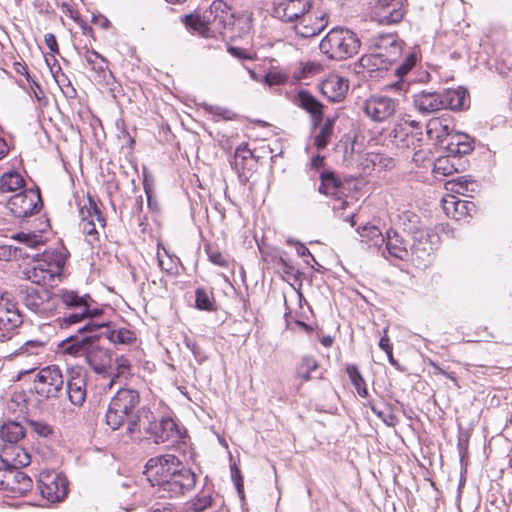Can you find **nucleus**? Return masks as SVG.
I'll list each match as a JSON object with an SVG mask.
<instances>
[{
  "label": "nucleus",
  "instance_id": "nucleus-1",
  "mask_svg": "<svg viewBox=\"0 0 512 512\" xmlns=\"http://www.w3.org/2000/svg\"><path fill=\"white\" fill-rule=\"evenodd\" d=\"M185 25L201 36L210 38L225 35L234 22V13L222 0H215L202 16L186 15Z\"/></svg>",
  "mask_w": 512,
  "mask_h": 512
},
{
  "label": "nucleus",
  "instance_id": "nucleus-2",
  "mask_svg": "<svg viewBox=\"0 0 512 512\" xmlns=\"http://www.w3.org/2000/svg\"><path fill=\"white\" fill-rule=\"evenodd\" d=\"M360 46L359 37L350 29L342 27L331 29L319 44L320 51L334 60L353 57Z\"/></svg>",
  "mask_w": 512,
  "mask_h": 512
},
{
  "label": "nucleus",
  "instance_id": "nucleus-3",
  "mask_svg": "<svg viewBox=\"0 0 512 512\" xmlns=\"http://www.w3.org/2000/svg\"><path fill=\"white\" fill-rule=\"evenodd\" d=\"M183 466L175 455L165 454L149 459L145 465L144 474L152 486L159 487Z\"/></svg>",
  "mask_w": 512,
  "mask_h": 512
},
{
  "label": "nucleus",
  "instance_id": "nucleus-4",
  "mask_svg": "<svg viewBox=\"0 0 512 512\" xmlns=\"http://www.w3.org/2000/svg\"><path fill=\"white\" fill-rule=\"evenodd\" d=\"M42 207L39 190L28 189L12 195L6 202V208L15 218H27Z\"/></svg>",
  "mask_w": 512,
  "mask_h": 512
},
{
  "label": "nucleus",
  "instance_id": "nucleus-5",
  "mask_svg": "<svg viewBox=\"0 0 512 512\" xmlns=\"http://www.w3.org/2000/svg\"><path fill=\"white\" fill-rule=\"evenodd\" d=\"M38 489L48 502L57 503L68 494V480L56 471H42L38 478Z\"/></svg>",
  "mask_w": 512,
  "mask_h": 512
},
{
  "label": "nucleus",
  "instance_id": "nucleus-6",
  "mask_svg": "<svg viewBox=\"0 0 512 512\" xmlns=\"http://www.w3.org/2000/svg\"><path fill=\"white\" fill-rule=\"evenodd\" d=\"M22 323L16 303L8 293L0 295V342L9 340L14 330Z\"/></svg>",
  "mask_w": 512,
  "mask_h": 512
},
{
  "label": "nucleus",
  "instance_id": "nucleus-7",
  "mask_svg": "<svg viewBox=\"0 0 512 512\" xmlns=\"http://www.w3.org/2000/svg\"><path fill=\"white\" fill-rule=\"evenodd\" d=\"M186 430L180 426L175 419L170 416L162 417L158 422L153 420V428L150 436L154 442L175 444L179 442L185 435Z\"/></svg>",
  "mask_w": 512,
  "mask_h": 512
},
{
  "label": "nucleus",
  "instance_id": "nucleus-8",
  "mask_svg": "<svg viewBox=\"0 0 512 512\" xmlns=\"http://www.w3.org/2000/svg\"><path fill=\"white\" fill-rule=\"evenodd\" d=\"M196 483V475L185 466L173 473L165 482L159 486V491L169 497H177L192 490Z\"/></svg>",
  "mask_w": 512,
  "mask_h": 512
},
{
  "label": "nucleus",
  "instance_id": "nucleus-9",
  "mask_svg": "<svg viewBox=\"0 0 512 512\" xmlns=\"http://www.w3.org/2000/svg\"><path fill=\"white\" fill-rule=\"evenodd\" d=\"M399 102L387 96H372L364 103L365 114L375 122L391 118L398 109Z\"/></svg>",
  "mask_w": 512,
  "mask_h": 512
},
{
  "label": "nucleus",
  "instance_id": "nucleus-10",
  "mask_svg": "<svg viewBox=\"0 0 512 512\" xmlns=\"http://www.w3.org/2000/svg\"><path fill=\"white\" fill-rule=\"evenodd\" d=\"M421 127L415 120H400L390 133V138L401 148H415L421 140Z\"/></svg>",
  "mask_w": 512,
  "mask_h": 512
},
{
  "label": "nucleus",
  "instance_id": "nucleus-11",
  "mask_svg": "<svg viewBox=\"0 0 512 512\" xmlns=\"http://www.w3.org/2000/svg\"><path fill=\"white\" fill-rule=\"evenodd\" d=\"M80 216V228L83 233L87 236H91L93 239L97 238V224L100 227L105 226V220L101 215L96 203L89 196L87 201L79 208Z\"/></svg>",
  "mask_w": 512,
  "mask_h": 512
},
{
  "label": "nucleus",
  "instance_id": "nucleus-12",
  "mask_svg": "<svg viewBox=\"0 0 512 512\" xmlns=\"http://www.w3.org/2000/svg\"><path fill=\"white\" fill-rule=\"evenodd\" d=\"M312 8L310 0H282L273 6V16L283 22H296Z\"/></svg>",
  "mask_w": 512,
  "mask_h": 512
},
{
  "label": "nucleus",
  "instance_id": "nucleus-13",
  "mask_svg": "<svg viewBox=\"0 0 512 512\" xmlns=\"http://www.w3.org/2000/svg\"><path fill=\"white\" fill-rule=\"evenodd\" d=\"M153 413L146 409H140L136 414L129 412L127 416L126 433L132 439H140L144 435H150L153 428Z\"/></svg>",
  "mask_w": 512,
  "mask_h": 512
},
{
  "label": "nucleus",
  "instance_id": "nucleus-14",
  "mask_svg": "<svg viewBox=\"0 0 512 512\" xmlns=\"http://www.w3.org/2000/svg\"><path fill=\"white\" fill-rule=\"evenodd\" d=\"M62 376L58 367H46L39 371L35 369L20 370L10 379L12 382L23 381L41 384L63 383Z\"/></svg>",
  "mask_w": 512,
  "mask_h": 512
},
{
  "label": "nucleus",
  "instance_id": "nucleus-15",
  "mask_svg": "<svg viewBox=\"0 0 512 512\" xmlns=\"http://www.w3.org/2000/svg\"><path fill=\"white\" fill-rule=\"evenodd\" d=\"M376 19L383 24L398 23L404 16L402 0H374Z\"/></svg>",
  "mask_w": 512,
  "mask_h": 512
},
{
  "label": "nucleus",
  "instance_id": "nucleus-16",
  "mask_svg": "<svg viewBox=\"0 0 512 512\" xmlns=\"http://www.w3.org/2000/svg\"><path fill=\"white\" fill-rule=\"evenodd\" d=\"M328 24L327 15H312L309 12L301 16L294 24L295 33L302 38L318 35Z\"/></svg>",
  "mask_w": 512,
  "mask_h": 512
},
{
  "label": "nucleus",
  "instance_id": "nucleus-17",
  "mask_svg": "<svg viewBox=\"0 0 512 512\" xmlns=\"http://www.w3.org/2000/svg\"><path fill=\"white\" fill-rule=\"evenodd\" d=\"M99 337L100 335L91 333L85 336H69L58 344V353L72 357L85 358L88 348L91 347L93 338Z\"/></svg>",
  "mask_w": 512,
  "mask_h": 512
},
{
  "label": "nucleus",
  "instance_id": "nucleus-18",
  "mask_svg": "<svg viewBox=\"0 0 512 512\" xmlns=\"http://www.w3.org/2000/svg\"><path fill=\"white\" fill-rule=\"evenodd\" d=\"M21 300L25 306L36 313L50 309V292L44 288L25 287L20 289Z\"/></svg>",
  "mask_w": 512,
  "mask_h": 512
},
{
  "label": "nucleus",
  "instance_id": "nucleus-19",
  "mask_svg": "<svg viewBox=\"0 0 512 512\" xmlns=\"http://www.w3.org/2000/svg\"><path fill=\"white\" fill-rule=\"evenodd\" d=\"M414 109L423 116H428L442 109V100L439 92L421 90L412 95Z\"/></svg>",
  "mask_w": 512,
  "mask_h": 512
},
{
  "label": "nucleus",
  "instance_id": "nucleus-20",
  "mask_svg": "<svg viewBox=\"0 0 512 512\" xmlns=\"http://www.w3.org/2000/svg\"><path fill=\"white\" fill-rule=\"evenodd\" d=\"M444 213L452 219L457 221L471 216L475 211L474 203L458 199L455 195L447 194L441 201Z\"/></svg>",
  "mask_w": 512,
  "mask_h": 512
},
{
  "label": "nucleus",
  "instance_id": "nucleus-21",
  "mask_svg": "<svg viewBox=\"0 0 512 512\" xmlns=\"http://www.w3.org/2000/svg\"><path fill=\"white\" fill-rule=\"evenodd\" d=\"M32 261L59 279L65 266L66 257L62 252L50 249L42 254L34 255Z\"/></svg>",
  "mask_w": 512,
  "mask_h": 512
},
{
  "label": "nucleus",
  "instance_id": "nucleus-22",
  "mask_svg": "<svg viewBox=\"0 0 512 512\" xmlns=\"http://www.w3.org/2000/svg\"><path fill=\"white\" fill-rule=\"evenodd\" d=\"M348 88V80L336 74L327 76L320 85L321 93L332 102L343 100Z\"/></svg>",
  "mask_w": 512,
  "mask_h": 512
},
{
  "label": "nucleus",
  "instance_id": "nucleus-23",
  "mask_svg": "<svg viewBox=\"0 0 512 512\" xmlns=\"http://www.w3.org/2000/svg\"><path fill=\"white\" fill-rule=\"evenodd\" d=\"M32 487L33 481L26 473L19 469H11L4 494L7 497H19L29 492Z\"/></svg>",
  "mask_w": 512,
  "mask_h": 512
},
{
  "label": "nucleus",
  "instance_id": "nucleus-24",
  "mask_svg": "<svg viewBox=\"0 0 512 512\" xmlns=\"http://www.w3.org/2000/svg\"><path fill=\"white\" fill-rule=\"evenodd\" d=\"M385 245L388 253L401 260H407L410 255L416 254L417 257H421L419 255V245H413L411 251L408 250V245L406 241L403 239L401 235H399L395 231H388L387 236L385 237Z\"/></svg>",
  "mask_w": 512,
  "mask_h": 512
},
{
  "label": "nucleus",
  "instance_id": "nucleus-25",
  "mask_svg": "<svg viewBox=\"0 0 512 512\" xmlns=\"http://www.w3.org/2000/svg\"><path fill=\"white\" fill-rule=\"evenodd\" d=\"M0 458L4 464L11 469H19L30 464L31 456L29 452L15 444L5 445L0 454Z\"/></svg>",
  "mask_w": 512,
  "mask_h": 512
},
{
  "label": "nucleus",
  "instance_id": "nucleus-26",
  "mask_svg": "<svg viewBox=\"0 0 512 512\" xmlns=\"http://www.w3.org/2000/svg\"><path fill=\"white\" fill-rule=\"evenodd\" d=\"M98 339L93 338L91 347L88 348L85 355V360L96 373L101 374L109 367L111 357L107 349L100 347Z\"/></svg>",
  "mask_w": 512,
  "mask_h": 512
},
{
  "label": "nucleus",
  "instance_id": "nucleus-27",
  "mask_svg": "<svg viewBox=\"0 0 512 512\" xmlns=\"http://www.w3.org/2000/svg\"><path fill=\"white\" fill-rule=\"evenodd\" d=\"M22 277L39 286H53L59 280L47 270L36 265L34 261L28 263L21 271Z\"/></svg>",
  "mask_w": 512,
  "mask_h": 512
},
{
  "label": "nucleus",
  "instance_id": "nucleus-28",
  "mask_svg": "<svg viewBox=\"0 0 512 512\" xmlns=\"http://www.w3.org/2000/svg\"><path fill=\"white\" fill-rule=\"evenodd\" d=\"M295 103L311 114L315 125L321 122L323 105L311 93L306 90L299 91L295 98Z\"/></svg>",
  "mask_w": 512,
  "mask_h": 512
},
{
  "label": "nucleus",
  "instance_id": "nucleus-29",
  "mask_svg": "<svg viewBox=\"0 0 512 512\" xmlns=\"http://www.w3.org/2000/svg\"><path fill=\"white\" fill-rule=\"evenodd\" d=\"M427 135L433 140L436 144H446L447 140L450 137V132H452V128L446 119L443 118H432L427 123Z\"/></svg>",
  "mask_w": 512,
  "mask_h": 512
},
{
  "label": "nucleus",
  "instance_id": "nucleus-30",
  "mask_svg": "<svg viewBox=\"0 0 512 512\" xmlns=\"http://www.w3.org/2000/svg\"><path fill=\"white\" fill-rule=\"evenodd\" d=\"M402 45V41L398 40L396 36L385 35L380 38L377 48L385 54L386 60L392 66L401 55Z\"/></svg>",
  "mask_w": 512,
  "mask_h": 512
},
{
  "label": "nucleus",
  "instance_id": "nucleus-31",
  "mask_svg": "<svg viewBox=\"0 0 512 512\" xmlns=\"http://www.w3.org/2000/svg\"><path fill=\"white\" fill-rule=\"evenodd\" d=\"M44 388L45 386H42L41 391H37L44 397L56 396L64 388L69 400L74 405H81L86 398V386H53V391L50 388L47 390Z\"/></svg>",
  "mask_w": 512,
  "mask_h": 512
},
{
  "label": "nucleus",
  "instance_id": "nucleus-32",
  "mask_svg": "<svg viewBox=\"0 0 512 512\" xmlns=\"http://www.w3.org/2000/svg\"><path fill=\"white\" fill-rule=\"evenodd\" d=\"M322 372L313 357L305 356L297 367V376L301 381H316L321 378Z\"/></svg>",
  "mask_w": 512,
  "mask_h": 512
},
{
  "label": "nucleus",
  "instance_id": "nucleus-33",
  "mask_svg": "<svg viewBox=\"0 0 512 512\" xmlns=\"http://www.w3.org/2000/svg\"><path fill=\"white\" fill-rule=\"evenodd\" d=\"M111 402L129 413L139 403V392L130 387H121Z\"/></svg>",
  "mask_w": 512,
  "mask_h": 512
},
{
  "label": "nucleus",
  "instance_id": "nucleus-34",
  "mask_svg": "<svg viewBox=\"0 0 512 512\" xmlns=\"http://www.w3.org/2000/svg\"><path fill=\"white\" fill-rule=\"evenodd\" d=\"M359 64L368 72L386 71L391 67L390 62L386 60L385 54L382 51L363 55L359 60Z\"/></svg>",
  "mask_w": 512,
  "mask_h": 512
},
{
  "label": "nucleus",
  "instance_id": "nucleus-35",
  "mask_svg": "<svg viewBox=\"0 0 512 512\" xmlns=\"http://www.w3.org/2000/svg\"><path fill=\"white\" fill-rule=\"evenodd\" d=\"M442 109L459 110L464 107L466 93L462 88L446 89L439 92Z\"/></svg>",
  "mask_w": 512,
  "mask_h": 512
},
{
  "label": "nucleus",
  "instance_id": "nucleus-36",
  "mask_svg": "<svg viewBox=\"0 0 512 512\" xmlns=\"http://www.w3.org/2000/svg\"><path fill=\"white\" fill-rule=\"evenodd\" d=\"M30 399L24 390L15 391L6 403L9 413L17 416H25L28 413Z\"/></svg>",
  "mask_w": 512,
  "mask_h": 512
},
{
  "label": "nucleus",
  "instance_id": "nucleus-37",
  "mask_svg": "<svg viewBox=\"0 0 512 512\" xmlns=\"http://www.w3.org/2000/svg\"><path fill=\"white\" fill-rule=\"evenodd\" d=\"M25 436V430L22 425L15 421L5 422L0 427V438L6 442V445H15Z\"/></svg>",
  "mask_w": 512,
  "mask_h": 512
},
{
  "label": "nucleus",
  "instance_id": "nucleus-38",
  "mask_svg": "<svg viewBox=\"0 0 512 512\" xmlns=\"http://www.w3.org/2000/svg\"><path fill=\"white\" fill-rule=\"evenodd\" d=\"M215 505L209 492L201 491L185 504L186 512H204Z\"/></svg>",
  "mask_w": 512,
  "mask_h": 512
},
{
  "label": "nucleus",
  "instance_id": "nucleus-39",
  "mask_svg": "<svg viewBox=\"0 0 512 512\" xmlns=\"http://www.w3.org/2000/svg\"><path fill=\"white\" fill-rule=\"evenodd\" d=\"M361 241L370 246L380 247L385 242L382 232L374 225H365L358 229Z\"/></svg>",
  "mask_w": 512,
  "mask_h": 512
},
{
  "label": "nucleus",
  "instance_id": "nucleus-40",
  "mask_svg": "<svg viewBox=\"0 0 512 512\" xmlns=\"http://www.w3.org/2000/svg\"><path fill=\"white\" fill-rule=\"evenodd\" d=\"M252 28V16L249 13L234 14V22L229 28L231 37H241L250 32Z\"/></svg>",
  "mask_w": 512,
  "mask_h": 512
},
{
  "label": "nucleus",
  "instance_id": "nucleus-41",
  "mask_svg": "<svg viewBox=\"0 0 512 512\" xmlns=\"http://www.w3.org/2000/svg\"><path fill=\"white\" fill-rule=\"evenodd\" d=\"M58 297L61 299L62 303L70 308L76 309H84V307H89L88 300L90 299L89 295L79 296L76 292L71 290H61L58 294Z\"/></svg>",
  "mask_w": 512,
  "mask_h": 512
},
{
  "label": "nucleus",
  "instance_id": "nucleus-42",
  "mask_svg": "<svg viewBox=\"0 0 512 512\" xmlns=\"http://www.w3.org/2000/svg\"><path fill=\"white\" fill-rule=\"evenodd\" d=\"M101 314H102L101 309H96V308L90 309L89 308V312L87 313V316H86V319H88V321L83 326L78 328V332L81 334H83V333L93 334L94 332L98 331L101 328L109 327L108 321L99 322V321L95 320V318H97Z\"/></svg>",
  "mask_w": 512,
  "mask_h": 512
},
{
  "label": "nucleus",
  "instance_id": "nucleus-43",
  "mask_svg": "<svg viewBox=\"0 0 512 512\" xmlns=\"http://www.w3.org/2000/svg\"><path fill=\"white\" fill-rule=\"evenodd\" d=\"M23 177L17 172L4 173L0 178L1 192H13L24 186Z\"/></svg>",
  "mask_w": 512,
  "mask_h": 512
},
{
  "label": "nucleus",
  "instance_id": "nucleus-44",
  "mask_svg": "<svg viewBox=\"0 0 512 512\" xmlns=\"http://www.w3.org/2000/svg\"><path fill=\"white\" fill-rule=\"evenodd\" d=\"M321 184L318 188L319 192L324 195L334 196L337 194L341 186V182L332 172H322L320 175Z\"/></svg>",
  "mask_w": 512,
  "mask_h": 512
},
{
  "label": "nucleus",
  "instance_id": "nucleus-45",
  "mask_svg": "<svg viewBox=\"0 0 512 512\" xmlns=\"http://www.w3.org/2000/svg\"><path fill=\"white\" fill-rule=\"evenodd\" d=\"M470 186H473V182L463 176L451 179L445 183L446 191L452 195H467L473 191V188Z\"/></svg>",
  "mask_w": 512,
  "mask_h": 512
},
{
  "label": "nucleus",
  "instance_id": "nucleus-46",
  "mask_svg": "<svg viewBox=\"0 0 512 512\" xmlns=\"http://www.w3.org/2000/svg\"><path fill=\"white\" fill-rule=\"evenodd\" d=\"M202 108L204 109V111L207 114H209L211 116V119L213 121H219V120L231 121V120L236 119V117H237V114L235 112H233L232 110H230L226 107L210 105V104L204 103L202 105Z\"/></svg>",
  "mask_w": 512,
  "mask_h": 512
},
{
  "label": "nucleus",
  "instance_id": "nucleus-47",
  "mask_svg": "<svg viewBox=\"0 0 512 512\" xmlns=\"http://www.w3.org/2000/svg\"><path fill=\"white\" fill-rule=\"evenodd\" d=\"M104 335L115 344H132L136 341L135 333L126 328L107 330Z\"/></svg>",
  "mask_w": 512,
  "mask_h": 512
},
{
  "label": "nucleus",
  "instance_id": "nucleus-48",
  "mask_svg": "<svg viewBox=\"0 0 512 512\" xmlns=\"http://www.w3.org/2000/svg\"><path fill=\"white\" fill-rule=\"evenodd\" d=\"M129 413L126 410L115 406L112 402L106 413V423L113 430H117L125 421Z\"/></svg>",
  "mask_w": 512,
  "mask_h": 512
},
{
  "label": "nucleus",
  "instance_id": "nucleus-49",
  "mask_svg": "<svg viewBox=\"0 0 512 512\" xmlns=\"http://www.w3.org/2000/svg\"><path fill=\"white\" fill-rule=\"evenodd\" d=\"M454 161H455V156L452 154L448 155L446 157L438 158L435 161L433 172L435 173L436 176L452 175L454 172L458 171Z\"/></svg>",
  "mask_w": 512,
  "mask_h": 512
},
{
  "label": "nucleus",
  "instance_id": "nucleus-50",
  "mask_svg": "<svg viewBox=\"0 0 512 512\" xmlns=\"http://www.w3.org/2000/svg\"><path fill=\"white\" fill-rule=\"evenodd\" d=\"M333 131V121L331 119H327L320 127L318 134L314 138V144L317 149H324L332 135Z\"/></svg>",
  "mask_w": 512,
  "mask_h": 512
},
{
  "label": "nucleus",
  "instance_id": "nucleus-51",
  "mask_svg": "<svg viewBox=\"0 0 512 512\" xmlns=\"http://www.w3.org/2000/svg\"><path fill=\"white\" fill-rule=\"evenodd\" d=\"M14 240H18L20 243L24 244L29 248H38L39 246L44 244L43 237L36 233H16L11 237Z\"/></svg>",
  "mask_w": 512,
  "mask_h": 512
},
{
  "label": "nucleus",
  "instance_id": "nucleus-52",
  "mask_svg": "<svg viewBox=\"0 0 512 512\" xmlns=\"http://www.w3.org/2000/svg\"><path fill=\"white\" fill-rule=\"evenodd\" d=\"M84 59L91 68L97 73L104 72L106 68V60L94 50H87Z\"/></svg>",
  "mask_w": 512,
  "mask_h": 512
},
{
  "label": "nucleus",
  "instance_id": "nucleus-53",
  "mask_svg": "<svg viewBox=\"0 0 512 512\" xmlns=\"http://www.w3.org/2000/svg\"><path fill=\"white\" fill-rule=\"evenodd\" d=\"M465 140H461V142L448 141L447 149L452 155H466L469 154L473 150V146L471 142L468 140V137H464Z\"/></svg>",
  "mask_w": 512,
  "mask_h": 512
},
{
  "label": "nucleus",
  "instance_id": "nucleus-54",
  "mask_svg": "<svg viewBox=\"0 0 512 512\" xmlns=\"http://www.w3.org/2000/svg\"><path fill=\"white\" fill-rule=\"evenodd\" d=\"M29 257L21 247H13L11 245H0V260L10 261L16 258Z\"/></svg>",
  "mask_w": 512,
  "mask_h": 512
},
{
  "label": "nucleus",
  "instance_id": "nucleus-55",
  "mask_svg": "<svg viewBox=\"0 0 512 512\" xmlns=\"http://www.w3.org/2000/svg\"><path fill=\"white\" fill-rule=\"evenodd\" d=\"M196 307L200 310H213L214 298L206 290L198 288L195 292Z\"/></svg>",
  "mask_w": 512,
  "mask_h": 512
},
{
  "label": "nucleus",
  "instance_id": "nucleus-56",
  "mask_svg": "<svg viewBox=\"0 0 512 512\" xmlns=\"http://www.w3.org/2000/svg\"><path fill=\"white\" fill-rule=\"evenodd\" d=\"M79 310L80 312L71 313L70 315L59 319L60 326L62 328H68L86 319L87 313L89 312V307H84V309Z\"/></svg>",
  "mask_w": 512,
  "mask_h": 512
},
{
  "label": "nucleus",
  "instance_id": "nucleus-57",
  "mask_svg": "<svg viewBox=\"0 0 512 512\" xmlns=\"http://www.w3.org/2000/svg\"><path fill=\"white\" fill-rule=\"evenodd\" d=\"M51 73L53 75L54 80L58 84V86L61 88L64 94H66L68 97H73L76 93L75 89L71 86V83L69 79L66 77L64 73H54L53 68H51Z\"/></svg>",
  "mask_w": 512,
  "mask_h": 512
},
{
  "label": "nucleus",
  "instance_id": "nucleus-58",
  "mask_svg": "<svg viewBox=\"0 0 512 512\" xmlns=\"http://www.w3.org/2000/svg\"><path fill=\"white\" fill-rule=\"evenodd\" d=\"M416 63V57L414 54H409L404 62H402L400 65H398L395 69V72L397 76L402 78L404 75H406L415 65Z\"/></svg>",
  "mask_w": 512,
  "mask_h": 512
},
{
  "label": "nucleus",
  "instance_id": "nucleus-59",
  "mask_svg": "<svg viewBox=\"0 0 512 512\" xmlns=\"http://www.w3.org/2000/svg\"><path fill=\"white\" fill-rule=\"evenodd\" d=\"M207 254H208L209 260L213 264L221 266V267H226L228 265L227 259L218 250L212 249L209 247V248H207Z\"/></svg>",
  "mask_w": 512,
  "mask_h": 512
},
{
  "label": "nucleus",
  "instance_id": "nucleus-60",
  "mask_svg": "<svg viewBox=\"0 0 512 512\" xmlns=\"http://www.w3.org/2000/svg\"><path fill=\"white\" fill-rule=\"evenodd\" d=\"M285 80V76L278 72H269L263 78V81L269 86L281 85Z\"/></svg>",
  "mask_w": 512,
  "mask_h": 512
},
{
  "label": "nucleus",
  "instance_id": "nucleus-61",
  "mask_svg": "<svg viewBox=\"0 0 512 512\" xmlns=\"http://www.w3.org/2000/svg\"><path fill=\"white\" fill-rule=\"evenodd\" d=\"M43 349V343L40 341H27L23 347H21V353H28L31 355H37L39 351Z\"/></svg>",
  "mask_w": 512,
  "mask_h": 512
},
{
  "label": "nucleus",
  "instance_id": "nucleus-62",
  "mask_svg": "<svg viewBox=\"0 0 512 512\" xmlns=\"http://www.w3.org/2000/svg\"><path fill=\"white\" fill-rule=\"evenodd\" d=\"M33 430L40 436H48L52 433V428L44 422L31 421Z\"/></svg>",
  "mask_w": 512,
  "mask_h": 512
},
{
  "label": "nucleus",
  "instance_id": "nucleus-63",
  "mask_svg": "<svg viewBox=\"0 0 512 512\" xmlns=\"http://www.w3.org/2000/svg\"><path fill=\"white\" fill-rule=\"evenodd\" d=\"M228 52L238 58V59H248V60H254L256 58V55L255 54H250V53H247L244 49H241V48H238V47H234V46H229L228 47Z\"/></svg>",
  "mask_w": 512,
  "mask_h": 512
},
{
  "label": "nucleus",
  "instance_id": "nucleus-64",
  "mask_svg": "<svg viewBox=\"0 0 512 512\" xmlns=\"http://www.w3.org/2000/svg\"><path fill=\"white\" fill-rule=\"evenodd\" d=\"M138 492V487L131 483H123L118 494L120 498L126 497L128 494L132 496H136Z\"/></svg>",
  "mask_w": 512,
  "mask_h": 512
}]
</instances>
